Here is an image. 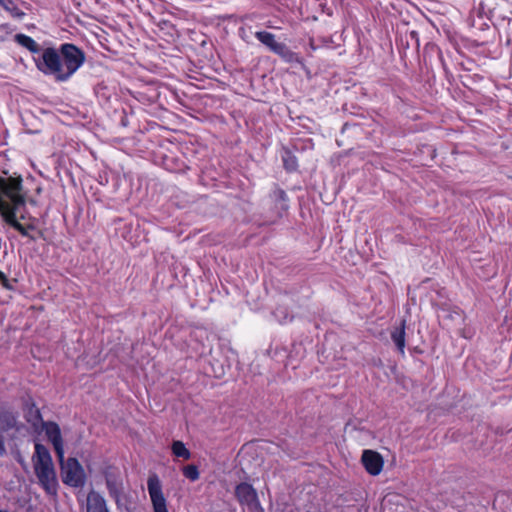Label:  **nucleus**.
I'll return each mask as SVG.
<instances>
[{"label":"nucleus","mask_w":512,"mask_h":512,"mask_svg":"<svg viewBox=\"0 0 512 512\" xmlns=\"http://www.w3.org/2000/svg\"><path fill=\"white\" fill-rule=\"evenodd\" d=\"M14 41L34 55L36 68L44 75L53 76L57 82L68 81L85 63V52L73 43H63L59 49L41 48L30 36L18 33Z\"/></svg>","instance_id":"f257e3e1"},{"label":"nucleus","mask_w":512,"mask_h":512,"mask_svg":"<svg viewBox=\"0 0 512 512\" xmlns=\"http://www.w3.org/2000/svg\"><path fill=\"white\" fill-rule=\"evenodd\" d=\"M33 464L39 484L46 493L55 495L58 489V481L51 454L45 445L41 443L35 444Z\"/></svg>","instance_id":"f03ea898"},{"label":"nucleus","mask_w":512,"mask_h":512,"mask_svg":"<svg viewBox=\"0 0 512 512\" xmlns=\"http://www.w3.org/2000/svg\"><path fill=\"white\" fill-rule=\"evenodd\" d=\"M21 176L18 177H2L0 176V214L6 213V210L15 212L21 206L25 205V196L21 193L22 185Z\"/></svg>","instance_id":"7ed1b4c3"},{"label":"nucleus","mask_w":512,"mask_h":512,"mask_svg":"<svg viewBox=\"0 0 512 512\" xmlns=\"http://www.w3.org/2000/svg\"><path fill=\"white\" fill-rule=\"evenodd\" d=\"M254 36L270 52L279 56L285 63H296L304 66L303 58L298 53L292 51L285 43L277 41L276 35L273 33L265 30L256 31Z\"/></svg>","instance_id":"20e7f679"},{"label":"nucleus","mask_w":512,"mask_h":512,"mask_svg":"<svg viewBox=\"0 0 512 512\" xmlns=\"http://www.w3.org/2000/svg\"><path fill=\"white\" fill-rule=\"evenodd\" d=\"M60 465L61 478L64 484L73 487H83L86 482V474L83 466L75 457H69L65 460L58 459Z\"/></svg>","instance_id":"39448f33"},{"label":"nucleus","mask_w":512,"mask_h":512,"mask_svg":"<svg viewBox=\"0 0 512 512\" xmlns=\"http://www.w3.org/2000/svg\"><path fill=\"white\" fill-rule=\"evenodd\" d=\"M147 489L153 507V512H169L167 501L163 494L161 481L156 473L149 475Z\"/></svg>","instance_id":"423d86ee"},{"label":"nucleus","mask_w":512,"mask_h":512,"mask_svg":"<svg viewBox=\"0 0 512 512\" xmlns=\"http://www.w3.org/2000/svg\"><path fill=\"white\" fill-rule=\"evenodd\" d=\"M103 475L106 482V487L109 492V496L119 502L123 494V479L121 473L117 467L108 466L104 469Z\"/></svg>","instance_id":"0eeeda50"},{"label":"nucleus","mask_w":512,"mask_h":512,"mask_svg":"<svg viewBox=\"0 0 512 512\" xmlns=\"http://www.w3.org/2000/svg\"><path fill=\"white\" fill-rule=\"evenodd\" d=\"M47 439L51 442L57 459H62L64 452V442L60 426L54 421H45L41 424Z\"/></svg>","instance_id":"6e6552de"},{"label":"nucleus","mask_w":512,"mask_h":512,"mask_svg":"<svg viewBox=\"0 0 512 512\" xmlns=\"http://www.w3.org/2000/svg\"><path fill=\"white\" fill-rule=\"evenodd\" d=\"M361 463L364 466L367 473H369L372 476H377L383 470L384 459L379 452L370 449H365L362 452Z\"/></svg>","instance_id":"1a4fd4ad"},{"label":"nucleus","mask_w":512,"mask_h":512,"mask_svg":"<svg viewBox=\"0 0 512 512\" xmlns=\"http://www.w3.org/2000/svg\"><path fill=\"white\" fill-rule=\"evenodd\" d=\"M269 206L275 209L277 217H282L283 213L289 208L287 193L276 186L269 194Z\"/></svg>","instance_id":"9d476101"},{"label":"nucleus","mask_w":512,"mask_h":512,"mask_svg":"<svg viewBox=\"0 0 512 512\" xmlns=\"http://www.w3.org/2000/svg\"><path fill=\"white\" fill-rule=\"evenodd\" d=\"M235 496L240 504L252 505L257 502V493L251 484L242 482L235 488Z\"/></svg>","instance_id":"9b49d317"},{"label":"nucleus","mask_w":512,"mask_h":512,"mask_svg":"<svg viewBox=\"0 0 512 512\" xmlns=\"http://www.w3.org/2000/svg\"><path fill=\"white\" fill-rule=\"evenodd\" d=\"M24 417L26 421L33 427H38L43 422L42 414L40 409L37 407L35 401L29 398L23 405Z\"/></svg>","instance_id":"f8f14e48"},{"label":"nucleus","mask_w":512,"mask_h":512,"mask_svg":"<svg viewBox=\"0 0 512 512\" xmlns=\"http://www.w3.org/2000/svg\"><path fill=\"white\" fill-rule=\"evenodd\" d=\"M6 211L7 212L2 216L3 221L18 231L23 237H28L30 240L35 241V237L29 234L27 227L17 220V212L10 209Z\"/></svg>","instance_id":"ddd939ff"},{"label":"nucleus","mask_w":512,"mask_h":512,"mask_svg":"<svg viewBox=\"0 0 512 512\" xmlns=\"http://www.w3.org/2000/svg\"><path fill=\"white\" fill-rule=\"evenodd\" d=\"M87 512H109L104 497L91 491L87 496Z\"/></svg>","instance_id":"4468645a"},{"label":"nucleus","mask_w":512,"mask_h":512,"mask_svg":"<svg viewBox=\"0 0 512 512\" xmlns=\"http://www.w3.org/2000/svg\"><path fill=\"white\" fill-rule=\"evenodd\" d=\"M406 322L402 320L398 327H395L391 331V339L394 342L398 352L401 355L405 354V345H406Z\"/></svg>","instance_id":"2eb2a0df"},{"label":"nucleus","mask_w":512,"mask_h":512,"mask_svg":"<svg viewBox=\"0 0 512 512\" xmlns=\"http://www.w3.org/2000/svg\"><path fill=\"white\" fill-rule=\"evenodd\" d=\"M16 417L14 414L5 409L0 408V429L3 431H8L15 427Z\"/></svg>","instance_id":"dca6fc26"},{"label":"nucleus","mask_w":512,"mask_h":512,"mask_svg":"<svg viewBox=\"0 0 512 512\" xmlns=\"http://www.w3.org/2000/svg\"><path fill=\"white\" fill-rule=\"evenodd\" d=\"M171 451L172 454L177 458H182L183 460H189L191 458L190 450L180 440H174L172 442Z\"/></svg>","instance_id":"f3484780"},{"label":"nucleus","mask_w":512,"mask_h":512,"mask_svg":"<svg viewBox=\"0 0 512 512\" xmlns=\"http://www.w3.org/2000/svg\"><path fill=\"white\" fill-rule=\"evenodd\" d=\"M282 160H283V166L287 171L293 172V171L297 170L298 161H297L296 156L291 151L285 150V152L282 156Z\"/></svg>","instance_id":"a211bd4d"},{"label":"nucleus","mask_w":512,"mask_h":512,"mask_svg":"<svg viewBox=\"0 0 512 512\" xmlns=\"http://www.w3.org/2000/svg\"><path fill=\"white\" fill-rule=\"evenodd\" d=\"M182 473L187 479L193 482L197 481L200 477L199 469L194 464L184 466L182 469Z\"/></svg>","instance_id":"6ab92c4d"},{"label":"nucleus","mask_w":512,"mask_h":512,"mask_svg":"<svg viewBox=\"0 0 512 512\" xmlns=\"http://www.w3.org/2000/svg\"><path fill=\"white\" fill-rule=\"evenodd\" d=\"M6 12H8L12 18L19 19V20H22L26 16V13L24 11H22L17 6V4L13 7H10V9H8Z\"/></svg>","instance_id":"aec40b11"},{"label":"nucleus","mask_w":512,"mask_h":512,"mask_svg":"<svg viewBox=\"0 0 512 512\" xmlns=\"http://www.w3.org/2000/svg\"><path fill=\"white\" fill-rule=\"evenodd\" d=\"M0 283L3 288H5L7 290H14L12 281L10 279H8L7 276L5 275V273H3L2 271H0Z\"/></svg>","instance_id":"412c9836"},{"label":"nucleus","mask_w":512,"mask_h":512,"mask_svg":"<svg viewBox=\"0 0 512 512\" xmlns=\"http://www.w3.org/2000/svg\"><path fill=\"white\" fill-rule=\"evenodd\" d=\"M16 5V2L14 0H0V6L7 11L10 9V7H13Z\"/></svg>","instance_id":"4be33fe9"},{"label":"nucleus","mask_w":512,"mask_h":512,"mask_svg":"<svg viewBox=\"0 0 512 512\" xmlns=\"http://www.w3.org/2000/svg\"><path fill=\"white\" fill-rule=\"evenodd\" d=\"M238 32H239L240 38L244 42L249 43V35H248V32H247V29L245 27H240Z\"/></svg>","instance_id":"5701e85b"},{"label":"nucleus","mask_w":512,"mask_h":512,"mask_svg":"<svg viewBox=\"0 0 512 512\" xmlns=\"http://www.w3.org/2000/svg\"><path fill=\"white\" fill-rule=\"evenodd\" d=\"M5 451V441L3 435L0 433V453Z\"/></svg>","instance_id":"b1692460"},{"label":"nucleus","mask_w":512,"mask_h":512,"mask_svg":"<svg viewBox=\"0 0 512 512\" xmlns=\"http://www.w3.org/2000/svg\"><path fill=\"white\" fill-rule=\"evenodd\" d=\"M24 226H25V227H27V230H28V231H29V230H35V229H36L35 225H33V224H27V225H24Z\"/></svg>","instance_id":"393cba45"},{"label":"nucleus","mask_w":512,"mask_h":512,"mask_svg":"<svg viewBox=\"0 0 512 512\" xmlns=\"http://www.w3.org/2000/svg\"><path fill=\"white\" fill-rule=\"evenodd\" d=\"M310 46H311L312 49H315L313 41H311Z\"/></svg>","instance_id":"a878e982"},{"label":"nucleus","mask_w":512,"mask_h":512,"mask_svg":"<svg viewBox=\"0 0 512 512\" xmlns=\"http://www.w3.org/2000/svg\"><path fill=\"white\" fill-rule=\"evenodd\" d=\"M0 512H8V511H7V510H1V509H0Z\"/></svg>","instance_id":"bb28decb"}]
</instances>
